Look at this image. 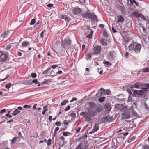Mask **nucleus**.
Listing matches in <instances>:
<instances>
[{"label":"nucleus","instance_id":"1","mask_svg":"<svg viewBox=\"0 0 149 149\" xmlns=\"http://www.w3.org/2000/svg\"><path fill=\"white\" fill-rule=\"evenodd\" d=\"M102 110V107L100 105L97 107L94 111L90 112L89 114L87 113V111L82 112L80 113L81 116H83L85 118L86 120L88 122H90L92 120L91 117L94 116L97 113L101 112Z\"/></svg>","mask_w":149,"mask_h":149},{"label":"nucleus","instance_id":"2","mask_svg":"<svg viewBox=\"0 0 149 149\" xmlns=\"http://www.w3.org/2000/svg\"><path fill=\"white\" fill-rule=\"evenodd\" d=\"M130 51L134 50L136 54L140 53L141 48V44L133 42L132 43L128 46Z\"/></svg>","mask_w":149,"mask_h":149},{"label":"nucleus","instance_id":"3","mask_svg":"<svg viewBox=\"0 0 149 149\" xmlns=\"http://www.w3.org/2000/svg\"><path fill=\"white\" fill-rule=\"evenodd\" d=\"M71 40L68 38L62 41L61 42V45L62 48H65L67 46L70 45L71 44Z\"/></svg>","mask_w":149,"mask_h":149},{"label":"nucleus","instance_id":"4","mask_svg":"<svg viewBox=\"0 0 149 149\" xmlns=\"http://www.w3.org/2000/svg\"><path fill=\"white\" fill-rule=\"evenodd\" d=\"M124 96L123 94L117 95L114 97V99L118 102H122L125 101V98H123Z\"/></svg>","mask_w":149,"mask_h":149},{"label":"nucleus","instance_id":"5","mask_svg":"<svg viewBox=\"0 0 149 149\" xmlns=\"http://www.w3.org/2000/svg\"><path fill=\"white\" fill-rule=\"evenodd\" d=\"M124 139V137H120V136H118L116 139V144L115 145L114 148L116 149L117 147L120 146L122 143H123V140Z\"/></svg>","mask_w":149,"mask_h":149},{"label":"nucleus","instance_id":"6","mask_svg":"<svg viewBox=\"0 0 149 149\" xmlns=\"http://www.w3.org/2000/svg\"><path fill=\"white\" fill-rule=\"evenodd\" d=\"M89 106V108L88 109V111L87 112V113L89 114L90 112L92 111H94V109H95L97 107V105L93 102H90L88 104Z\"/></svg>","mask_w":149,"mask_h":149},{"label":"nucleus","instance_id":"7","mask_svg":"<svg viewBox=\"0 0 149 149\" xmlns=\"http://www.w3.org/2000/svg\"><path fill=\"white\" fill-rule=\"evenodd\" d=\"M130 110L127 109L125 110V111L122 113L121 116L122 118L126 119H128L130 117Z\"/></svg>","mask_w":149,"mask_h":149},{"label":"nucleus","instance_id":"8","mask_svg":"<svg viewBox=\"0 0 149 149\" xmlns=\"http://www.w3.org/2000/svg\"><path fill=\"white\" fill-rule=\"evenodd\" d=\"M59 17L60 18L64 19L66 23L69 22L71 20V18L66 15L61 14L59 15Z\"/></svg>","mask_w":149,"mask_h":149},{"label":"nucleus","instance_id":"9","mask_svg":"<svg viewBox=\"0 0 149 149\" xmlns=\"http://www.w3.org/2000/svg\"><path fill=\"white\" fill-rule=\"evenodd\" d=\"M115 57V52L113 51H110L109 54L107 56L108 59L110 61L113 60Z\"/></svg>","mask_w":149,"mask_h":149},{"label":"nucleus","instance_id":"10","mask_svg":"<svg viewBox=\"0 0 149 149\" xmlns=\"http://www.w3.org/2000/svg\"><path fill=\"white\" fill-rule=\"evenodd\" d=\"M93 51L95 54H97L101 52V47L100 46L96 45L93 47Z\"/></svg>","mask_w":149,"mask_h":149},{"label":"nucleus","instance_id":"11","mask_svg":"<svg viewBox=\"0 0 149 149\" xmlns=\"http://www.w3.org/2000/svg\"><path fill=\"white\" fill-rule=\"evenodd\" d=\"M98 91L99 92L96 95L97 97L101 96L103 95H106L105 91L104 89L101 88Z\"/></svg>","mask_w":149,"mask_h":149},{"label":"nucleus","instance_id":"12","mask_svg":"<svg viewBox=\"0 0 149 149\" xmlns=\"http://www.w3.org/2000/svg\"><path fill=\"white\" fill-rule=\"evenodd\" d=\"M89 19L93 22L96 21L97 22L98 21L97 19V17L94 13H90Z\"/></svg>","mask_w":149,"mask_h":149},{"label":"nucleus","instance_id":"13","mask_svg":"<svg viewBox=\"0 0 149 149\" xmlns=\"http://www.w3.org/2000/svg\"><path fill=\"white\" fill-rule=\"evenodd\" d=\"M86 146L83 143H81L75 149H86Z\"/></svg>","mask_w":149,"mask_h":149},{"label":"nucleus","instance_id":"14","mask_svg":"<svg viewBox=\"0 0 149 149\" xmlns=\"http://www.w3.org/2000/svg\"><path fill=\"white\" fill-rule=\"evenodd\" d=\"M81 12V10L79 8L74 9L72 11V13L74 15H78Z\"/></svg>","mask_w":149,"mask_h":149},{"label":"nucleus","instance_id":"15","mask_svg":"<svg viewBox=\"0 0 149 149\" xmlns=\"http://www.w3.org/2000/svg\"><path fill=\"white\" fill-rule=\"evenodd\" d=\"M87 137V135L85 134L79 138L78 139V141L81 140V141H82V143H83L84 144H85V141Z\"/></svg>","mask_w":149,"mask_h":149},{"label":"nucleus","instance_id":"16","mask_svg":"<svg viewBox=\"0 0 149 149\" xmlns=\"http://www.w3.org/2000/svg\"><path fill=\"white\" fill-rule=\"evenodd\" d=\"M0 58L1 59L2 61H5L7 59V56L5 54L0 52Z\"/></svg>","mask_w":149,"mask_h":149},{"label":"nucleus","instance_id":"17","mask_svg":"<svg viewBox=\"0 0 149 149\" xmlns=\"http://www.w3.org/2000/svg\"><path fill=\"white\" fill-rule=\"evenodd\" d=\"M118 20L117 23H118L119 22L122 23L124 21L125 19L123 17L120 15L118 16H117Z\"/></svg>","mask_w":149,"mask_h":149},{"label":"nucleus","instance_id":"18","mask_svg":"<svg viewBox=\"0 0 149 149\" xmlns=\"http://www.w3.org/2000/svg\"><path fill=\"white\" fill-rule=\"evenodd\" d=\"M90 13L89 12H87L85 13H81V15L83 18L89 19Z\"/></svg>","mask_w":149,"mask_h":149},{"label":"nucleus","instance_id":"19","mask_svg":"<svg viewBox=\"0 0 149 149\" xmlns=\"http://www.w3.org/2000/svg\"><path fill=\"white\" fill-rule=\"evenodd\" d=\"M9 31L7 30L6 31L3 32L1 35V36L3 38H6L8 37L9 36Z\"/></svg>","mask_w":149,"mask_h":149},{"label":"nucleus","instance_id":"20","mask_svg":"<svg viewBox=\"0 0 149 149\" xmlns=\"http://www.w3.org/2000/svg\"><path fill=\"white\" fill-rule=\"evenodd\" d=\"M106 110L109 112L111 109V105L109 103H107L105 106Z\"/></svg>","mask_w":149,"mask_h":149},{"label":"nucleus","instance_id":"21","mask_svg":"<svg viewBox=\"0 0 149 149\" xmlns=\"http://www.w3.org/2000/svg\"><path fill=\"white\" fill-rule=\"evenodd\" d=\"M100 42L101 44L103 46H106L107 45V40L104 39H101L100 41Z\"/></svg>","mask_w":149,"mask_h":149},{"label":"nucleus","instance_id":"22","mask_svg":"<svg viewBox=\"0 0 149 149\" xmlns=\"http://www.w3.org/2000/svg\"><path fill=\"white\" fill-rule=\"evenodd\" d=\"M106 117H107V123L112 122L114 120V119L112 116H110L108 115L107 116H106Z\"/></svg>","mask_w":149,"mask_h":149},{"label":"nucleus","instance_id":"23","mask_svg":"<svg viewBox=\"0 0 149 149\" xmlns=\"http://www.w3.org/2000/svg\"><path fill=\"white\" fill-rule=\"evenodd\" d=\"M100 123H107V119L106 116L102 117L100 120Z\"/></svg>","mask_w":149,"mask_h":149},{"label":"nucleus","instance_id":"24","mask_svg":"<svg viewBox=\"0 0 149 149\" xmlns=\"http://www.w3.org/2000/svg\"><path fill=\"white\" fill-rule=\"evenodd\" d=\"M99 128V126L98 124L96 123H95L94 127L93 129V132H95L98 130Z\"/></svg>","mask_w":149,"mask_h":149},{"label":"nucleus","instance_id":"25","mask_svg":"<svg viewBox=\"0 0 149 149\" xmlns=\"http://www.w3.org/2000/svg\"><path fill=\"white\" fill-rule=\"evenodd\" d=\"M29 44V42L26 41L23 42L22 44V46L23 47H27L28 45Z\"/></svg>","mask_w":149,"mask_h":149},{"label":"nucleus","instance_id":"26","mask_svg":"<svg viewBox=\"0 0 149 149\" xmlns=\"http://www.w3.org/2000/svg\"><path fill=\"white\" fill-rule=\"evenodd\" d=\"M132 14L135 17L137 18L140 17L141 15V13H139L137 12H134Z\"/></svg>","mask_w":149,"mask_h":149},{"label":"nucleus","instance_id":"27","mask_svg":"<svg viewBox=\"0 0 149 149\" xmlns=\"http://www.w3.org/2000/svg\"><path fill=\"white\" fill-rule=\"evenodd\" d=\"M122 105L119 104H116L114 105V108L117 109H119L122 108Z\"/></svg>","mask_w":149,"mask_h":149},{"label":"nucleus","instance_id":"28","mask_svg":"<svg viewBox=\"0 0 149 149\" xmlns=\"http://www.w3.org/2000/svg\"><path fill=\"white\" fill-rule=\"evenodd\" d=\"M63 136H71L72 134L70 132H63Z\"/></svg>","mask_w":149,"mask_h":149},{"label":"nucleus","instance_id":"29","mask_svg":"<svg viewBox=\"0 0 149 149\" xmlns=\"http://www.w3.org/2000/svg\"><path fill=\"white\" fill-rule=\"evenodd\" d=\"M60 43V41L59 40H57L54 44V46L55 48H58L59 46Z\"/></svg>","mask_w":149,"mask_h":149},{"label":"nucleus","instance_id":"30","mask_svg":"<svg viewBox=\"0 0 149 149\" xmlns=\"http://www.w3.org/2000/svg\"><path fill=\"white\" fill-rule=\"evenodd\" d=\"M20 111H19L18 109H15L13 113L12 114V115L13 116H15L17 115L20 113Z\"/></svg>","mask_w":149,"mask_h":149},{"label":"nucleus","instance_id":"31","mask_svg":"<svg viewBox=\"0 0 149 149\" xmlns=\"http://www.w3.org/2000/svg\"><path fill=\"white\" fill-rule=\"evenodd\" d=\"M133 95L136 97H139V93H138V90H135L133 91Z\"/></svg>","mask_w":149,"mask_h":149},{"label":"nucleus","instance_id":"32","mask_svg":"<svg viewBox=\"0 0 149 149\" xmlns=\"http://www.w3.org/2000/svg\"><path fill=\"white\" fill-rule=\"evenodd\" d=\"M120 9L121 11L123 14H125L126 12V9L124 6H120Z\"/></svg>","mask_w":149,"mask_h":149},{"label":"nucleus","instance_id":"33","mask_svg":"<svg viewBox=\"0 0 149 149\" xmlns=\"http://www.w3.org/2000/svg\"><path fill=\"white\" fill-rule=\"evenodd\" d=\"M141 85L138 83L134 84V88H136L139 89L140 88Z\"/></svg>","mask_w":149,"mask_h":149},{"label":"nucleus","instance_id":"34","mask_svg":"<svg viewBox=\"0 0 149 149\" xmlns=\"http://www.w3.org/2000/svg\"><path fill=\"white\" fill-rule=\"evenodd\" d=\"M139 97L141 95H143L145 91L142 90H138Z\"/></svg>","mask_w":149,"mask_h":149},{"label":"nucleus","instance_id":"35","mask_svg":"<svg viewBox=\"0 0 149 149\" xmlns=\"http://www.w3.org/2000/svg\"><path fill=\"white\" fill-rule=\"evenodd\" d=\"M51 82V80L50 79H45L44 81L43 82L41 83V84H47Z\"/></svg>","mask_w":149,"mask_h":149},{"label":"nucleus","instance_id":"36","mask_svg":"<svg viewBox=\"0 0 149 149\" xmlns=\"http://www.w3.org/2000/svg\"><path fill=\"white\" fill-rule=\"evenodd\" d=\"M93 33V32L92 30H91V31L90 32V33L88 35H87L86 37V38H87L89 39H90L92 38V36Z\"/></svg>","mask_w":149,"mask_h":149},{"label":"nucleus","instance_id":"37","mask_svg":"<svg viewBox=\"0 0 149 149\" xmlns=\"http://www.w3.org/2000/svg\"><path fill=\"white\" fill-rule=\"evenodd\" d=\"M19 138V137H15L13 138L11 141V144H14L17 140Z\"/></svg>","mask_w":149,"mask_h":149},{"label":"nucleus","instance_id":"38","mask_svg":"<svg viewBox=\"0 0 149 149\" xmlns=\"http://www.w3.org/2000/svg\"><path fill=\"white\" fill-rule=\"evenodd\" d=\"M103 63L106 65L107 66H110L112 65V64L111 62L108 61H104L103 62Z\"/></svg>","mask_w":149,"mask_h":149},{"label":"nucleus","instance_id":"39","mask_svg":"<svg viewBox=\"0 0 149 149\" xmlns=\"http://www.w3.org/2000/svg\"><path fill=\"white\" fill-rule=\"evenodd\" d=\"M135 138V136H133L131 137L130 138H129L128 140H127V142L128 143H130L133 140H134Z\"/></svg>","mask_w":149,"mask_h":149},{"label":"nucleus","instance_id":"40","mask_svg":"<svg viewBox=\"0 0 149 149\" xmlns=\"http://www.w3.org/2000/svg\"><path fill=\"white\" fill-rule=\"evenodd\" d=\"M68 101L67 100H63L61 103V106H63L65 105L66 103H68Z\"/></svg>","mask_w":149,"mask_h":149},{"label":"nucleus","instance_id":"41","mask_svg":"<svg viewBox=\"0 0 149 149\" xmlns=\"http://www.w3.org/2000/svg\"><path fill=\"white\" fill-rule=\"evenodd\" d=\"M51 67H49V68H48L47 69H46V70L44 71L43 73L42 74H46L49 73V70L51 69Z\"/></svg>","mask_w":149,"mask_h":149},{"label":"nucleus","instance_id":"42","mask_svg":"<svg viewBox=\"0 0 149 149\" xmlns=\"http://www.w3.org/2000/svg\"><path fill=\"white\" fill-rule=\"evenodd\" d=\"M91 58V55L89 54H86V58L87 60L90 59Z\"/></svg>","mask_w":149,"mask_h":149},{"label":"nucleus","instance_id":"43","mask_svg":"<svg viewBox=\"0 0 149 149\" xmlns=\"http://www.w3.org/2000/svg\"><path fill=\"white\" fill-rule=\"evenodd\" d=\"M142 71L143 72H146L149 71V68H145L142 69Z\"/></svg>","mask_w":149,"mask_h":149},{"label":"nucleus","instance_id":"44","mask_svg":"<svg viewBox=\"0 0 149 149\" xmlns=\"http://www.w3.org/2000/svg\"><path fill=\"white\" fill-rule=\"evenodd\" d=\"M12 84L10 83L7 84L5 86L6 88L9 89L11 86Z\"/></svg>","mask_w":149,"mask_h":149},{"label":"nucleus","instance_id":"45","mask_svg":"<svg viewBox=\"0 0 149 149\" xmlns=\"http://www.w3.org/2000/svg\"><path fill=\"white\" fill-rule=\"evenodd\" d=\"M105 99V97H100L99 99L98 100L99 102H102L104 101Z\"/></svg>","mask_w":149,"mask_h":149},{"label":"nucleus","instance_id":"46","mask_svg":"<svg viewBox=\"0 0 149 149\" xmlns=\"http://www.w3.org/2000/svg\"><path fill=\"white\" fill-rule=\"evenodd\" d=\"M25 83L26 84L31 85L32 84V82L30 80H27L25 81Z\"/></svg>","mask_w":149,"mask_h":149},{"label":"nucleus","instance_id":"47","mask_svg":"<svg viewBox=\"0 0 149 149\" xmlns=\"http://www.w3.org/2000/svg\"><path fill=\"white\" fill-rule=\"evenodd\" d=\"M127 108V106H125L124 107H123L122 108H121L120 109V111L121 112H124V111H125V110H126V109Z\"/></svg>","mask_w":149,"mask_h":149},{"label":"nucleus","instance_id":"48","mask_svg":"<svg viewBox=\"0 0 149 149\" xmlns=\"http://www.w3.org/2000/svg\"><path fill=\"white\" fill-rule=\"evenodd\" d=\"M123 89L124 90L127 91V90L129 89V87L128 86V85H127L126 86H123Z\"/></svg>","mask_w":149,"mask_h":149},{"label":"nucleus","instance_id":"49","mask_svg":"<svg viewBox=\"0 0 149 149\" xmlns=\"http://www.w3.org/2000/svg\"><path fill=\"white\" fill-rule=\"evenodd\" d=\"M35 22H36V19L34 18H33L31 20V22L30 23V24L31 25H33L35 23Z\"/></svg>","mask_w":149,"mask_h":149},{"label":"nucleus","instance_id":"50","mask_svg":"<svg viewBox=\"0 0 149 149\" xmlns=\"http://www.w3.org/2000/svg\"><path fill=\"white\" fill-rule=\"evenodd\" d=\"M103 35L105 37H107L108 36V35L107 33V32L105 30H104L103 32Z\"/></svg>","mask_w":149,"mask_h":149},{"label":"nucleus","instance_id":"51","mask_svg":"<svg viewBox=\"0 0 149 149\" xmlns=\"http://www.w3.org/2000/svg\"><path fill=\"white\" fill-rule=\"evenodd\" d=\"M140 17L141 19H142L145 21L147 20L146 18H145L144 16L141 13V15H140Z\"/></svg>","mask_w":149,"mask_h":149},{"label":"nucleus","instance_id":"52","mask_svg":"<svg viewBox=\"0 0 149 149\" xmlns=\"http://www.w3.org/2000/svg\"><path fill=\"white\" fill-rule=\"evenodd\" d=\"M132 97H133L132 95H129L128 99L127 100L128 102H130L132 101Z\"/></svg>","mask_w":149,"mask_h":149},{"label":"nucleus","instance_id":"53","mask_svg":"<svg viewBox=\"0 0 149 149\" xmlns=\"http://www.w3.org/2000/svg\"><path fill=\"white\" fill-rule=\"evenodd\" d=\"M52 144V140L51 139H49L47 141V145L49 146L51 145Z\"/></svg>","mask_w":149,"mask_h":149},{"label":"nucleus","instance_id":"54","mask_svg":"<svg viewBox=\"0 0 149 149\" xmlns=\"http://www.w3.org/2000/svg\"><path fill=\"white\" fill-rule=\"evenodd\" d=\"M128 134V133L126 132L124 134H121L119 136H120V137H123H123H124V139H125V136L127 135Z\"/></svg>","mask_w":149,"mask_h":149},{"label":"nucleus","instance_id":"55","mask_svg":"<svg viewBox=\"0 0 149 149\" xmlns=\"http://www.w3.org/2000/svg\"><path fill=\"white\" fill-rule=\"evenodd\" d=\"M42 23V22L40 20H38V22L36 23L35 25L34 26V27H35L36 26H38L39 24H41Z\"/></svg>","mask_w":149,"mask_h":149},{"label":"nucleus","instance_id":"56","mask_svg":"<svg viewBox=\"0 0 149 149\" xmlns=\"http://www.w3.org/2000/svg\"><path fill=\"white\" fill-rule=\"evenodd\" d=\"M143 31L144 33L143 36H146L147 34L146 29L144 28L143 29Z\"/></svg>","mask_w":149,"mask_h":149},{"label":"nucleus","instance_id":"57","mask_svg":"<svg viewBox=\"0 0 149 149\" xmlns=\"http://www.w3.org/2000/svg\"><path fill=\"white\" fill-rule=\"evenodd\" d=\"M59 139L62 140L63 143H67L66 141H65V138L63 136H62L59 138Z\"/></svg>","mask_w":149,"mask_h":149},{"label":"nucleus","instance_id":"58","mask_svg":"<svg viewBox=\"0 0 149 149\" xmlns=\"http://www.w3.org/2000/svg\"><path fill=\"white\" fill-rule=\"evenodd\" d=\"M31 76L33 78H35L36 77L37 74L36 73H32L31 74Z\"/></svg>","mask_w":149,"mask_h":149},{"label":"nucleus","instance_id":"59","mask_svg":"<svg viewBox=\"0 0 149 149\" xmlns=\"http://www.w3.org/2000/svg\"><path fill=\"white\" fill-rule=\"evenodd\" d=\"M23 107L25 108H28V109H30L31 107V105H24L23 106Z\"/></svg>","mask_w":149,"mask_h":149},{"label":"nucleus","instance_id":"60","mask_svg":"<svg viewBox=\"0 0 149 149\" xmlns=\"http://www.w3.org/2000/svg\"><path fill=\"white\" fill-rule=\"evenodd\" d=\"M11 46V45L9 44V45H8L6 46V50H9L10 49Z\"/></svg>","mask_w":149,"mask_h":149},{"label":"nucleus","instance_id":"61","mask_svg":"<svg viewBox=\"0 0 149 149\" xmlns=\"http://www.w3.org/2000/svg\"><path fill=\"white\" fill-rule=\"evenodd\" d=\"M32 83H36L37 84H40V83L37 81V79H34L32 81Z\"/></svg>","mask_w":149,"mask_h":149},{"label":"nucleus","instance_id":"62","mask_svg":"<svg viewBox=\"0 0 149 149\" xmlns=\"http://www.w3.org/2000/svg\"><path fill=\"white\" fill-rule=\"evenodd\" d=\"M106 95H109L111 93V91L109 90H106L105 91Z\"/></svg>","mask_w":149,"mask_h":149},{"label":"nucleus","instance_id":"63","mask_svg":"<svg viewBox=\"0 0 149 149\" xmlns=\"http://www.w3.org/2000/svg\"><path fill=\"white\" fill-rule=\"evenodd\" d=\"M55 124L58 126H60L61 125V123L60 122H56L55 123Z\"/></svg>","mask_w":149,"mask_h":149},{"label":"nucleus","instance_id":"64","mask_svg":"<svg viewBox=\"0 0 149 149\" xmlns=\"http://www.w3.org/2000/svg\"><path fill=\"white\" fill-rule=\"evenodd\" d=\"M143 148V149H149V146L147 145L144 146Z\"/></svg>","mask_w":149,"mask_h":149}]
</instances>
